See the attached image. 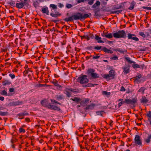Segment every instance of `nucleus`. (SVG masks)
I'll list each match as a JSON object with an SVG mask.
<instances>
[{
    "label": "nucleus",
    "mask_w": 151,
    "mask_h": 151,
    "mask_svg": "<svg viewBox=\"0 0 151 151\" xmlns=\"http://www.w3.org/2000/svg\"><path fill=\"white\" fill-rule=\"evenodd\" d=\"M4 100V98L2 96L0 97V100L3 101Z\"/></svg>",
    "instance_id": "63"
},
{
    "label": "nucleus",
    "mask_w": 151,
    "mask_h": 151,
    "mask_svg": "<svg viewBox=\"0 0 151 151\" xmlns=\"http://www.w3.org/2000/svg\"><path fill=\"white\" fill-rule=\"evenodd\" d=\"M122 11V10H120L117 11H114L112 13H117V14H119V13L121 12Z\"/></svg>",
    "instance_id": "45"
},
{
    "label": "nucleus",
    "mask_w": 151,
    "mask_h": 151,
    "mask_svg": "<svg viewBox=\"0 0 151 151\" xmlns=\"http://www.w3.org/2000/svg\"><path fill=\"white\" fill-rule=\"evenodd\" d=\"M50 108L51 109H53L55 110H57L60 111L61 109L60 108L58 107L57 106L54 105H49Z\"/></svg>",
    "instance_id": "17"
},
{
    "label": "nucleus",
    "mask_w": 151,
    "mask_h": 151,
    "mask_svg": "<svg viewBox=\"0 0 151 151\" xmlns=\"http://www.w3.org/2000/svg\"><path fill=\"white\" fill-rule=\"evenodd\" d=\"M84 2V0H78L77 2L78 3H80L82 2Z\"/></svg>",
    "instance_id": "60"
},
{
    "label": "nucleus",
    "mask_w": 151,
    "mask_h": 151,
    "mask_svg": "<svg viewBox=\"0 0 151 151\" xmlns=\"http://www.w3.org/2000/svg\"><path fill=\"white\" fill-rule=\"evenodd\" d=\"M24 6V4L23 3H19V8L23 7Z\"/></svg>",
    "instance_id": "57"
},
{
    "label": "nucleus",
    "mask_w": 151,
    "mask_h": 151,
    "mask_svg": "<svg viewBox=\"0 0 151 151\" xmlns=\"http://www.w3.org/2000/svg\"><path fill=\"white\" fill-rule=\"evenodd\" d=\"M51 102H54V103H57V104H58L59 105H61V103L58 102L57 101H56V100H55L51 99Z\"/></svg>",
    "instance_id": "44"
},
{
    "label": "nucleus",
    "mask_w": 151,
    "mask_h": 151,
    "mask_svg": "<svg viewBox=\"0 0 151 151\" xmlns=\"http://www.w3.org/2000/svg\"><path fill=\"white\" fill-rule=\"evenodd\" d=\"M119 52H120L121 54H124L125 53L124 51L122 50V49L119 48Z\"/></svg>",
    "instance_id": "46"
},
{
    "label": "nucleus",
    "mask_w": 151,
    "mask_h": 151,
    "mask_svg": "<svg viewBox=\"0 0 151 151\" xmlns=\"http://www.w3.org/2000/svg\"><path fill=\"white\" fill-rule=\"evenodd\" d=\"M97 85H98V84L96 83L92 84L91 83H88L86 85H83V86L84 87H92Z\"/></svg>",
    "instance_id": "21"
},
{
    "label": "nucleus",
    "mask_w": 151,
    "mask_h": 151,
    "mask_svg": "<svg viewBox=\"0 0 151 151\" xmlns=\"http://www.w3.org/2000/svg\"><path fill=\"white\" fill-rule=\"evenodd\" d=\"M146 116L148 117V119L151 118V111H149L146 115Z\"/></svg>",
    "instance_id": "34"
},
{
    "label": "nucleus",
    "mask_w": 151,
    "mask_h": 151,
    "mask_svg": "<svg viewBox=\"0 0 151 151\" xmlns=\"http://www.w3.org/2000/svg\"><path fill=\"white\" fill-rule=\"evenodd\" d=\"M102 46H95L94 47V49L97 50H99L101 49Z\"/></svg>",
    "instance_id": "47"
},
{
    "label": "nucleus",
    "mask_w": 151,
    "mask_h": 151,
    "mask_svg": "<svg viewBox=\"0 0 151 151\" xmlns=\"http://www.w3.org/2000/svg\"><path fill=\"white\" fill-rule=\"evenodd\" d=\"M92 78L95 79L99 78V75L97 73H94L91 76Z\"/></svg>",
    "instance_id": "26"
},
{
    "label": "nucleus",
    "mask_w": 151,
    "mask_h": 151,
    "mask_svg": "<svg viewBox=\"0 0 151 151\" xmlns=\"http://www.w3.org/2000/svg\"><path fill=\"white\" fill-rule=\"evenodd\" d=\"M143 8L146 9L151 10V7H145L144 6L143 7Z\"/></svg>",
    "instance_id": "56"
},
{
    "label": "nucleus",
    "mask_w": 151,
    "mask_h": 151,
    "mask_svg": "<svg viewBox=\"0 0 151 151\" xmlns=\"http://www.w3.org/2000/svg\"><path fill=\"white\" fill-rule=\"evenodd\" d=\"M115 71L113 70H110L109 72V75H110V77L111 78V79H113L114 78V76L115 75Z\"/></svg>",
    "instance_id": "14"
},
{
    "label": "nucleus",
    "mask_w": 151,
    "mask_h": 151,
    "mask_svg": "<svg viewBox=\"0 0 151 151\" xmlns=\"http://www.w3.org/2000/svg\"><path fill=\"white\" fill-rule=\"evenodd\" d=\"M61 15V14L58 12H56L55 13H51L50 14V15L51 16L55 18L60 16Z\"/></svg>",
    "instance_id": "12"
},
{
    "label": "nucleus",
    "mask_w": 151,
    "mask_h": 151,
    "mask_svg": "<svg viewBox=\"0 0 151 151\" xmlns=\"http://www.w3.org/2000/svg\"><path fill=\"white\" fill-rule=\"evenodd\" d=\"M127 37L128 39L136 41L139 40V39L136 37V35L131 33H129L127 35Z\"/></svg>",
    "instance_id": "8"
},
{
    "label": "nucleus",
    "mask_w": 151,
    "mask_h": 151,
    "mask_svg": "<svg viewBox=\"0 0 151 151\" xmlns=\"http://www.w3.org/2000/svg\"><path fill=\"white\" fill-rule=\"evenodd\" d=\"M142 77V75L139 73L137 76L134 77V81L136 82L137 83H139L141 82V81L139 79Z\"/></svg>",
    "instance_id": "13"
},
{
    "label": "nucleus",
    "mask_w": 151,
    "mask_h": 151,
    "mask_svg": "<svg viewBox=\"0 0 151 151\" xmlns=\"http://www.w3.org/2000/svg\"><path fill=\"white\" fill-rule=\"evenodd\" d=\"M110 92H107L106 91H103L102 92V94L104 95H110Z\"/></svg>",
    "instance_id": "37"
},
{
    "label": "nucleus",
    "mask_w": 151,
    "mask_h": 151,
    "mask_svg": "<svg viewBox=\"0 0 151 151\" xmlns=\"http://www.w3.org/2000/svg\"><path fill=\"white\" fill-rule=\"evenodd\" d=\"M125 60L128 62L130 64L134 63V64H133L132 67L134 69L138 68H140V66L137 64H135V62L134 61L131 60L130 58L129 57H127L125 58Z\"/></svg>",
    "instance_id": "6"
},
{
    "label": "nucleus",
    "mask_w": 151,
    "mask_h": 151,
    "mask_svg": "<svg viewBox=\"0 0 151 151\" xmlns=\"http://www.w3.org/2000/svg\"><path fill=\"white\" fill-rule=\"evenodd\" d=\"M146 90V88L144 87H141L138 90V92H140L142 94L144 93V91Z\"/></svg>",
    "instance_id": "24"
},
{
    "label": "nucleus",
    "mask_w": 151,
    "mask_h": 151,
    "mask_svg": "<svg viewBox=\"0 0 151 151\" xmlns=\"http://www.w3.org/2000/svg\"><path fill=\"white\" fill-rule=\"evenodd\" d=\"M102 49L105 52H108L110 54H112L113 53V52L112 51L108 49L105 47H104Z\"/></svg>",
    "instance_id": "22"
},
{
    "label": "nucleus",
    "mask_w": 151,
    "mask_h": 151,
    "mask_svg": "<svg viewBox=\"0 0 151 151\" xmlns=\"http://www.w3.org/2000/svg\"><path fill=\"white\" fill-rule=\"evenodd\" d=\"M52 83L55 86H57L58 84V81L55 79H54L52 81Z\"/></svg>",
    "instance_id": "32"
},
{
    "label": "nucleus",
    "mask_w": 151,
    "mask_h": 151,
    "mask_svg": "<svg viewBox=\"0 0 151 151\" xmlns=\"http://www.w3.org/2000/svg\"><path fill=\"white\" fill-rule=\"evenodd\" d=\"M28 73V71L27 70H24L23 72V75L24 76H26V75Z\"/></svg>",
    "instance_id": "48"
},
{
    "label": "nucleus",
    "mask_w": 151,
    "mask_h": 151,
    "mask_svg": "<svg viewBox=\"0 0 151 151\" xmlns=\"http://www.w3.org/2000/svg\"><path fill=\"white\" fill-rule=\"evenodd\" d=\"M109 75V74H104L102 76V77L105 79H108L110 77Z\"/></svg>",
    "instance_id": "35"
},
{
    "label": "nucleus",
    "mask_w": 151,
    "mask_h": 151,
    "mask_svg": "<svg viewBox=\"0 0 151 151\" xmlns=\"http://www.w3.org/2000/svg\"><path fill=\"white\" fill-rule=\"evenodd\" d=\"M135 3V2L134 1L132 2L131 5L128 9L130 10L133 9L134 8Z\"/></svg>",
    "instance_id": "25"
},
{
    "label": "nucleus",
    "mask_w": 151,
    "mask_h": 151,
    "mask_svg": "<svg viewBox=\"0 0 151 151\" xmlns=\"http://www.w3.org/2000/svg\"><path fill=\"white\" fill-rule=\"evenodd\" d=\"M148 101V100L145 96L142 97L140 99V102L141 103H146Z\"/></svg>",
    "instance_id": "20"
},
{
    "label": "nucleus",
    "mask_w": 151,
    "mask_h": 151,
    "mask_svg": "<svg viewBox=\"0 0 151 151\" xmlns=\"http://www.w3.org/2000/svg\"><path fill=\"white\" fill-rule=\"evenodd\" d=\"M95 71V70L94 69L91 68H88L87 71L88 76H91L92 74H93Z\"/></svg>",
    "instance_id": "15"
},
{
    "label": "nucleus",
    "mask_w": 151,
    "mask_h": 151,
    "mask_svg": "<svg viewBox=\"0 0 151 151\" xmlns=\"http://www.w3.org/2000/svg\"><path fill=\"white\" fill-rule=\"evenodd\" d=\"M125 90L126 89L123 86H122L121 87V88L120 90V91H125Z\"/></svg>",
    "instance_id": "52"
},
{
    "label": "nucleus",
    "mask_w": 151,
    "mask_h": 151,
    "mask_svg": "<svg viewBox=\"0 0 151 151\" xmlns=\"http://www.w3.org/2000/svg\"><path fill=\"white\" fill-rule=\"evenodd\" d=\"M94 0H90L88 2V4L90 5H91L93 3V1Z\"/></svg>",
    "instance_id": "50"
},
{
    "label": "nucleus",
    "mask_w": 151,
    "mask_h": 151,
    "mask_svg": "<svg viewBox=\"0 0 151 151\" xmlns=\"http://www.w3.org/2000/svg\"><path fill=\"white\" fill-rule=\"evenodd\" d=\"M87 75H83L78 77L77 79V81L81 84L88 83L89 82V80L87 78Z\"/></svg>",
    "instance_id": "4"
},
{
    "label": "nucleus",
    "mask_w": 151,
    "mask_h": 151,
    "mask_svg": "<svg viewBox=\"0 0 151 151\" xmlns=\"http://www.w3.org/2000/svg\"><path fill=\"white\" fill-rule=\"evenodd\" d=\"M41 11L43 13L47 15H49V11L48 8L46 6H44L42 9Z\"/></svg>",
    "instance_id": "10"
},
{
    "label": "nucleus",
    "mask_w": 151,
    "mask_h": 151,
    "mask_svg": "<svg viewBox=\"0 0 151 151\" xmlns=\"http://www.w3.org/2000/svg\"><path fill=\"white\" fill-rule=\"evenodd\" d=\"M9 76L11 77L12 79L14 78L15 77V75L12 74H9Z\"/></svg>",
    "instance_id": "54"
},
{
    "label": "nucleus",
    "mask_w": 151,
    "mask_h": 151,
    "mask_svg": "<svg viewBox=\"0 0 151 151\" xmlns=\"http://www.w3.org/2000/svg\"><path fill=\"white\" fill-rule=\"evenodd\" d=\"M104 111H99L96 112V113L98 115H100L101 116H102V112H103Z\"/></svg>",
    "instance_id": "43"
},
{
    "label": "nucleus",
    "mask_w": 151,
    "mask_h": 151,
    "mask_svg": "<svg viewBox=\"0 0 151 151\" xmlns=\"http://www.w3.org/2000/svg\"><path fill=\"white\" fill-rule=\"evenodd\" d=\"M2 94L4 96H7V93L5 90H3L2 91Z\"/></svg>",
    "instance_id": "51"
},
{
    "label": "nucleus",
    "mask_w": 151,
    "mask_h": 151,
    "mask_svg": "<svg viewBox=\"0 0 151 151\" xmlns=\"http://www.w3.org/2000/svg\"><path fill=\"white\" fill-rule=\"evenodd\" d=\"M14 89L13 88H10L9 91L11 92H12L14 91Z\"/></svg>",
    "instance_id": "61"
},
{
    "label": "nucleus",
    "mask_w": 151,
    "mask_h": 151,
    "mask_svg": "<svg viewBox=\"0 0 151 151\" xmlns=\"http://www.w3.org/2000/svg\"><path fill=\"white\" fill-rule=\"evenodd\" d=\"M95 4L97 6L100 5V2L98 1H96V3H95Z\"/></svg>",
    "instance_id": "58"
},
{
    "label": "nucleus",
    "mask_w": 151,
    "mask_h": 151,
    "mask_svg": "<svg viewBox=\"0 0 151 151\" xmlns=\"http://www.w3.org/2000/svg\"><path fill=\"white\" fill-rule=\"evenodd\" d=\"M29 114L28 113H21L19 114V119H22L23 118L20 117L21 116H23V115H28Z\"/></svg>",
    "instance_id": "40"
},
{
    "label": "nucleus",
    "mask_w": 151,
    "mask_h": 151,
    "mask_svg": "<svg viewBox=\"0 0 151 151\" xmlns=\"http://www.w3.org/2000/svg\"><path fill=\"white\" fill-rule=\"evenodd\" d=\"M89 101V99H85L84 101H81L80 103V104L81 106H84L85 105H86L88 104Z\"/></svg>",
    "instance_id": "18"
},
{
    "label": "nucleus",
    "mask_w": 151,
    "mask_h": 151,
    "mask_svg": "<svg viewBox=\"0 0 151 151\" xmlns=\"http://www.w3.org/2000/svg\"><path fill=\"white\" fill-rule=\"evenodd\" d=\"M64 91V93L66 95V96L69 97L71 96V93L69 91L73 92L78 93L79 91H74V89L72 88H66Z\"/></svg>",
    "instance_id": "5"
},
{
    "label": "nucleus",
    "mask_w": 151,
    "mask_h": 151,
    "mask_svg": "<svg viewBox=\"0 0 151 151\" xmlns=\"http://www.w3.org/2000/svg\"><path fill=\"white\" fill-rule=\"evenodd\" d=\"M135 143L139 146H141L142 145V142L140 140V137L139 136L136 135L134 138Z\"/></svg>",
    "instance_id": "7"
},
{
    "label": "nucleus",
    "mask_w": 151,
    "mask_h": 151,
    "mask_svg": "<svg viewBox=\"0 0 151 151\" xmlns=\"http://www.w3.org/2000/svg\"><path fill=\"white\" fill-rule=\"evenodd\" d=\"M89 17V15L87 14H83L80 12H77L73 14L71 16L67 17L64 19L65 22H72L74 20H81L82 19H85Z\"/></svg>",
    "instance_id": "1"
},
{
    "label": "nucleus",
    "mask_w": 151,
    "mask_h": 151,
    "mask_svg": "<svg viewBox=\"0 0 151 151\" xmlns=\"http://www.w3.org/2000/svg\"><path fill=\"white\" fill-rule=\"evenodd\" d=\"M113 36V34L112 35L111 33H109L108 34L106 35H105V37L108 38H112Z\"/></svg>",
    "instance_id": "31"
},
{
    "label": "nucleus",
    "mask_w": 151,
    "mask_h": 151,
    "mask_svg": "<svg viewBox=\"0 0 151 151\" xmlns=\"http://www.w3.org/2000/svg\"><path fill=\"white\" fill-rule=\"evenodd\" d=\"M83 37H84V38L87 40H89V38L88 35H84L83 36Z\"/></svg>",
    "instance_id": "53"
},
{
    "label": "nucleus",
    "mask_w": 151,
    "mask_h": 151,
    "mask_svg": "<svg viewBox=\"0 0 151 151\" xmlns=\"http://www.w3.org/2000/svg\"><path fill=\"white\" fill-rule=\"evenodd\" d=\"M100 56H95L93 55V59H98L100 58Z\"/></svg>",
    "instance_id": "49"
},
{
    "label": "nucleus",
    "mask_w": 151,
    "mask_h": 151,
    "mask_svg": "<svg viewBox=\"0 0 151 151\" xmlns=\"http://www.w3.org/2000/svg\"><path fill=\"white\" fill-rule=\"evenodd\" d=\"M148 120L150 122V124L151 125V118L150 119H148Z\"/></svg>",
    "instance_id": "64"
},
{
    "label": "nucleus",
    "mask_w": 151,
    "mask_h": 151,
    "mask_svg": "<svg viewBox=\"0 0 151 151\" xmlns=\"http://www.w3.org/2000/svg\"><path fill=\"white\" fill-rule=\"evenodd\" d=\"M50 7L53 9H57V5L53 4H50Z\"/></svg>",
    "instance_id": "29"
},
{
    "label": "nucleus",
    "mask_w": 151,
    "mask_h": 151,
    "mask_svg": "<svg viewBox=\"0 0 151 151\" xmlns=\"http://www.w3.org/2000/svg\"><path fill=\"white\" fill-rule=\"evenodd\" d=\"M94 38L97 41V42L98 43H102L104 42L101 40V37L97 35H96Z\"/></svg>",
    "instance_id": "16"
},
{
    "label": "nucleus",
    "mask_w": 151,
    "mask_h": 151,
    "mask_svg": "<svg viewBox=\"0 0 151 151\" xmlns=\"http://www.w3.org/2000/svg\"><path fill=\"white\" fill-rule=\"evenodd\" d=\"M113 37L115 38H125L127 37V34L123 30H120L113 34Z\"/></svg>",
    "instance_id": "2"
},
{
    "label": "nucleus",
    "mask_w": 151,
    "mask_h": 151,
    "mask_svg": "<svg viewBox=\"0 0 151 151\" xmlns=\"http://www.w3.org/2000/svg\"><path fill=\"white\" fill-rule=\"evenodd\" d=\"M110 59L111 60H118V57L116 56H114L110 58Z\"/></svg>",
    "instance_id": "38"
},
{
    "label": "nucleus",
    "mask_w": 151,
    "mask_h": 151,
    "mask_svg": "<svg viewBox=\"0 0 151 151\" xmlns=\"http://www.w3.org/2000/svg\"><path fill=\"white\" fill-rule=\"evenodd\" d=\"M109 75V74H104L102 76V77L105 79H108L110 77Z\"/></svg>",
    "instance_id": "36"
},
{
    "label": "nucleus",
    "mask_w": 151,
    "mask_h": 151,
    "mask_svg": "<svg viewBox=\"0 0 151 151\" xmlns=\"http://www.w3.org/2000/svg\"><path fill=\"white\" fill-rule=\"evenodd\" d=\"M25 132V130L22 127L19 128V133H24Z\"/></svg>",
    "instance_id": "39"
},
{
    "label": "nucleus",
    "mask_w": 151,
    "mask_h": 151,
    "mask_svg": "<svg viewBox=\"0 0 151 151\" xmlns=\"http://www.w3.org/2000/svg\"><path fill=\"white\" fill-rule=\"evenodd\" d=\"M130 67L129 66H125L122 67V69L123 70L124 73L127 74L129 73L130 70Z\"/></svg>",
    "instance_id": "11"
},
{
    "label": "nucleus",
    "mask_w": 151,
    "mask_h": 151,
    "mask_svg": "<svg viewBox=\"0 0 151 151\" xmlns=\"http://www.w3.org/2000/svg\"><path fill=\"white\" fill-rule=\"evenodd\" d=\"M124 5L122 3H121L120 4H116L114 5L113 7L114 10L117 9H119L122 8L124 7Z\"/></svg>",
    "instance_id": "9"
},
{
    "label": "nucleus",
    "mask_w": 151,
    "mask_h": 151,
    "mask_svg": "<svg viewBox=\"0 0 151 151\" xmlns=\"http://www.w3.org/2000/svg\"><path fill=\"white\" fill-rule=\"evenodd\" d=\"M56 86L58 87L59 89H61L62 88V86L58 84Z\"/></svg>",
    "instance_id": "59"
},
{
    "label": "nucleus",
    "mask_w": 151,
    "mask_h": 151,
    "mask_svg": "<svg viewBox=\"0 0 151 151\" xmlns=\"http://www.w3.org/2000/svg\"><path fill=\"white\" fill-rule=\"evenodd\" d=\"M139 35L142 37L143 38H145L146 37V35L144 34L143 32H140L139 33Z\"/></svg>",
    "instance_id": "33"
},
{
    "label": "nucleus",
    "mask_w": 151,
    "mask_h": 151,
    "mask_svg": "<svg viewBox=\"0 0 151 151\" xmlns=\"http://www.w3.org/2000/svg\"><path fill=\"white\" fill-rule=\"evenodd\" d=\"M88 36L89 37V39H90V38H91V39H93L94 38V36L91 33H89V34Z\"/></svg>",
    "instance_id": "42"
},
{
    "label": "nucleus",
    "mask_w": 151,
    "mask_h": 151,
    "mask_svg": "<svg viewBox=\"0 0 151 151\" xmlns=\"http://www.w3.org/2000/svg\"><path fill=\"white\" fill-rule=\"evenodd\" d=\"M58 7L60 8H62L63 6V5L60 3H59L58 4Z\"/></svg>",
    "instance_id": "55"
},
{
    "label": "nucleus",
    "mask_w": 151,
    "mask_h": 151,
    "mask_svg": "<svg viewBox=\"0 0 151 151\" xmlns=\"http://www.w3.org/2000/svg\"><path fill=\"white\" fill-rule=\"evenodd\" d=\"M72 5L71 4H67L66 5V7L68 9L71 8L72 7Z\"/></svg>",
    "instance_id": "41"
},
{
    "label": "nucleus",
    "mask_w": 151,
    "mask_h": 151,
    "mask_svg": "<svg viewBox=\"0 0 151 151\" xmlns=\"http://www.w3.org/2000/svg\"><path fill=\"white\" fill-rule=\"evenodd\" d=\"M25 120L27 122H30V119L29 118H26L25 119Z\"/></svg>",
    "instance_id": "62"
},
{
    "label": "nucleus",
    "mask_w": 151,
    "mask_h": 151,
    "mask_svg": "<svg viewBox=\"0 0 151 151\" xmlns=\"http://www.w3.org/2000/svg\"><path fill=\"white\" fill-rule=\"evenodd\" d=\"M56 99L58 100H59L62 99H63V95H57L56 96Z\"/></svg>",
    "instance_id": "30"
},
{
    "label": "nucleus",
    "mask_w": 151,
    "mask_h": 151,
    "mask_svg": "<svg viewBox=\"0 0 151 151\" xmlns=\"http://www.w3.org/2000/svg\"><path fill=\"white\" fill-rule=\"evenodd\" d=\"M41 104L43 106L46 107L47 104V102L46 99H44L41 101Z\"/></svg>",
    "instance_id": "23"
},
{
    "label": "nucleus",
    "mask_w": 151,
    "mask_h": 151,
    "mask_svg": "<svg viewBox=\"0 0 151 151\" xmlns=\"http://www.w3.org/2000/svg\"><path fill=\"white\" fill-rule=\"evenodd\" d=\"M70 99L77 103L79 102L81 100V99L79 98L76 97H74V99Z\"/></svg>",
    "instance_id": "28"
},
{
    "label": "nucleus",
    "mask_w": 151,
    "mask_h": 151,
    "mask_svg": "<svg viewBox=\"0 0 151 151\" xmlns=\"http://www.w3.org/2000/svg\"><path fill=\"white\" fill-rule=\"evenodd\" d=\"M95 105L93 104H92L90 105H88L85 108L86 109H93L94 108Z\"/></svg>",
    "instance_id": "19"
},
{
    "label": "nucleus",
    "mask_w": 151,
    "mask_h": 151,
    "mask_svg": "<svg viewBox=\"0 0 151 151\" xmlns=\"http://www.w3.org/2000/svg\"><path fill=\"white\" fill-rule=\"evenodd\" d=\"M151 139V134L149 135L147 138L145 139V142L147 143H149L150 142V139Z\"/></svg>",
    "instance_id": "27"
},
{
    "label": "nucleus",
    "mask_w": 151,
    "mask_h": 151,
    "mask_svg": "<svg viewBox=\"0 0 151 151\" xmlns=\"http://www.w3.org/2000/svg\"><path fill=\"white\" fill-rule=\"evenodd\" d=\"M137 99L136 98H134L132 100L130 99H126L124 101L120 102L118 104V106L119 107H120L124 103L126 104L133 105L137 103Z\"/></svg>",
    "instance_id": "3"
}]
</instances>
